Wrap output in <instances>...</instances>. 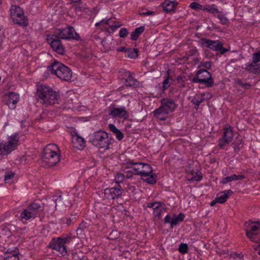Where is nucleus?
Segmentation results:
<instances>
[{
	"label": "nucleus",
	"mask_w": 260,
	"mask_h": 260,
	"mask_svg": "<svg viewBox=\"0 0 260 260\" xmlns=\"http://www.w3.org/2000/svg\"><path fill=\"white\" fill-rule=\"evenodd\" d=\"M60 39L74 40L77 41L81 40L79 35L75 31L73 26L56 29L54 35L51 37L47 36V41L50 44L52 49L60 55L64 54L65 49Z\"/></svg>",
	"instance_id": "obj_1"
},
{
	"label": "nucleus",
	"mask_w": 260,
	"mask_h": 260,
	"mask_svg": "<svg viewBox=\"0 0 260 260\" xmlns=\"http://www.w3.org/2000/svg\"><path fill=\"white\" fill-rule=\"evenodd\" d=\"M125 169H131L127 173L141 175L142 177H148L146 179H142L149 184H154L156 182L155 174L152 173V168L148 164L135 162L133 160H128L125 164Z\"/></svg>",
	"instance_id": "obj_2"
},
{
	"label": "nucleus",
	"mask_w": 260,
	"mask_h": 260,
	"mask_svg": "<svg viewBox=\"0 0 260 260\" xmlns=\"http://www.w3.org/2000/svg\"><path fill=\"white\" fill-rule=\"evenodd\" d=\"M37 94L41 103L51 105L58 103L59 95L47 85L41 84L37 86Z\"/></svg>",
	"instance_id": "obj_3"
},
{
	"label": "nucleus",
	"mask_w": 260,
	"mask_h": 260,
	"mask_svg": "<svg viewBox=\"0 0 260 260\" xmlns=\"http://www.w3.org/2000/svg\"><path fill=\"white\" fill-rule=\"evenodd\" d=\"M47 71L51 74L55 75L61 80L66 81H70L72 77V72L70 68L55 60L48 66Z\"/></svg>",
	"instance_id": "obj_4"
},
{
	"label": "nucleus",
	"mask_w": 260,
	"mask_h": 260,
	"mask_svg": "<svg viewBox=\"0 0 260 260\" xmlns=\"http://www.w3.org/2000/svg\"><path fill=\"white\" fill-rule=\"evenodd\" d=\"M56 150H58V147L54 144L47 145L43 150L42 161L48 167L55 166L60 160V155Z\"/></svg>",
	"instance_id": "obj_5"
},
{
	"label": "nucleus",
	"mask_w": 260,
	"mask_h": 260,
	"mask_svg": "<svg viewBox=\"0 0 260 260\" xmlns=\"http://www.w3.org/2000/svg\"><path fill=\"white\" fill-rule=\"evenodd\" d=\"M89 142L100 148L108 149L111 143L109 134L100 130L94 132L89 136Z\"/></svg>",
	"instance_id": "obj_6"
},
{
	"label": "nucleus",
	"mask_w": 260,
	"mask_h": 260,
	"mask_svg": "<svg viewBox=\"0 0 260 260\" xmlns=\"http://www.w3.org/2000/svg\"><path fill=\"white\" fill-rule=\"evenodd\" d=\"M19 136L14 133L8 138V141L0 140V155H7L14 150L18 145Z\"/></svg>",
	"instance_id": "obj_7"
},
{
	"label": "nucleus",
	"mask_w": 260,
	"mask_h": 260,
	"mask_svg": "<svg viewBox=\"0 0 260 260\" xmlns=\"http://www.w3.org/2000/svg\"><path fill=\"white\" fill-rule=\"evenodd\" d=\"M191 81L194 83H203L207 87H212L214 85V81L211 73L205 69L198 71Z\"/></svg>",
	"instance_id": "obj_8"
},
{
	"label": "nucleus",
	"mask_w": 260,
	"mask_h": 260,
	"mask_svg": "<svg viewBox=\"0 0 260 260\" xmlns=\"http://www.w3.org/2000/svg\"><path fill=\"white\" fill-rule=\"evenodd\" d=\"M10 11L11 17L15 23L24 26L28 25V19L24 15L23 10L19 6L12 5Z\"/></svg>",
	"instance_id": "obj_9"
},
{
	"label": "nucleus",
	"mask_w": 260,
	"mask_h": 260,
	"mask_svg": "<svg viewBox=\"0 0 260 260\" xmlns=\"http://www.w3.org/2000/svg\"><path fill=\"white\" fill-rule=\"evenodd\" d=\"M44 210V208L43 206L38 203L34 202L23 210L20 216L25 220L34 218L37 216L38 214L42 213Z\"/></svg>",
	"instance_id": "obj_10"
},
{
	"label": "nucleus",
	"mask_w": 260,
	"mask_h": 260,
	"mask_svg": "<svg viewBox=\"0 0 260 260\" xmlns=\"http://www.w3.org/2000/svg\"><path fill=\"white\" fill-rule=\"evenodd\" d=\"M68 237L54 238L49 244L51 248L59 252L62 255L64 256L67 254V249L65 244L68 242Z\"/></svg>",
	"instance_id": "obj_11"
},
{
	"label": "nucleus",
	"mask_w": 260,
	"mask_h": 260,
	"mask_svg": "<svg viewBox=\"0 0 260 260\" xmlns=\"http://www.w3.org/2000/svg\"><path fill=\"white\" fill-rule=\"evenodd\" d=\"M222 137L219 139L218 145L221 149H224L226 145L229 144L233 140L234 133L231 125H227L223 129Z\"/></svg>",
	"instance_id": "obj_12"
},
{
	"label": "nucleus",
	"mask_w": 260,
	"mask_h": 260,
	"mask_svg": "<svg viewBox=\"0 0 260 260\" xmlns=\"http://www.w3.org/2000/svg\"><path fill=\"white\" fill-rule=\"evenodd\" d=\"M246 235L252 242H254L256 239L258 230H260V223L259 222H254L250 221L245 223Z\"/></svg>",
	"instance_id": "obj_13"
},
{
	"label": "nucleus",
	"mask_w": 260,
	"mask_h": 260,
	"mask_svg": "<svg viewBox=\"0 0 260 260\" xmlns=\"http://www.w3.org/2000/svg\"><path fill=\"white\" fill-rule=\"evenodd\" d=\"M160 106L159 109L164 111L165 114H168L174 111L177 108V105L174 101L172 99L164 98L161 100Z\"/></svg>",
	"instance_id": "obj_14"
},
{
	"label": "nucleus",
	"mask_w": 260,
	"mask_h": 260,
	"mask_svg": "<svg viewBox=\"0 0 260 260\" xmlns=\"http://www.w3.org/2000/svg\"><path fill=\"white\" fill-rule=\"evenodd\" d=\"M122 194V190L120 185L113 187L107 188L104 190L105 197L108 200H114L120 198Z\"/></svg>",
	"instance_id": "obj_15"
},
{
	"label": "nucleus",
	"mask_w": 260,
	"mask_h": 260,
	"mask_svg": "<svg viewBox=\"0 0 260 260\" xmlns=\"http://www.w3.org/2000/svg\"><path fill=\"white\" fill-rule=\"evenodd\" d=\"M253 61L245 64V70L254 74L260 70V64H257L260 61V52L254 53L252 56Z\"/></svg>",
	"instance_id": "obj_16"
},
{
	"label": "nucleus",
	"mask_w": 260,
	"mask_h": 260,
	"mask_svg": "<svg viewBox=\"0 0 260 260\" xmlns=\"http://www.w3.org/2000/svg\"><path fill=\"white\" fill-rule=\"evenodd\" d=\"M220 42L218 40H211L203 38L200 39L199 44L202 47L205 46L213 51H217L221 46Z\"/></svg>",
	"instance_id": "obj_17"
},
{
	"label": "nucleus",
	"mask_w": 260,
	"mask_h": 260,
	"mask_svg": "<svg viewBox=\"0 0 260 260\" xmlns=\"http://www.w3.org/2000/svg\"><path fill=\"white\" fill-rule=\"evenodd\" d=\"M19 96L18 94L10 92L8 94H5L3 98V102L11 108H14L15 105L18 102Z\"/></svg>",
	"instance_id": "obj_18"
},
{
	"label": "nucleus",
	"mask_w": 260,
	"mask_h": 260,
	"mask_svg": "<svg viewBox=\"0 0 260 260\" xmlns=\"http://www.w3.org/2000/svg\"><path fill=\"white\" fill-rule=\"evenodd\" d=\"M108 113L113 117H118L124 119H127L128 116V114L124 107L120 108H110L108 110Z\"/></svg>",
	"instance_id": "obj_19"
},
{
	"label": "nucleus",
	"mask_w": 260,
	"mask_h": 260,
	"mask_svg": "<svg viewBox=\"0 0 260 260\" xmlns=\"http://www.w3.org/2000/svg\"><path fill=\"white\" fill-rule=\"evenodd\" d=\"M121 73L125 74L124 81L126 86L136 87L139 86V81L132 76V73L129 71L121 70Z\"/></svg>",
	"instance_id": "obj_20"
},
{
	"label": "nucleus",
	"mask_w": 260,
	"mask_h": 260,
	"mask_svg": "<svg viewBox=\"0 0 260 260\" xmlns=\"http://www.w3.org/2000/svg\"><path fill=\"white\" fill-rule=\"evenodd\" d=\"M72 142L74 146L79 149H82L85 147L84 139L80 137L77 132L72 133Z\"/></svg>",
	"instance_id": "obj_21"
},
{
	"label": "nucleus",
	"mask_w": 260,
	"mask_h": 260,
	"mask_svg": "<svg viewBox=\"0 0 260 260\" xmlns=\"http://www.w3.org/2000/svg\"><path fill=\"white\" fill-rule=\"evenodd\" d=\"M179 3L176 1L166 0L162 3V7L164 11L167 13L175 12L176 7Z\"/></svg>",
	"instance_id": "obj_22"
},
{
	"label": "nucleus",
	"mask_w": 260,
	"mask_h": 260,
	"mask_svg": "<svg viewBox=\"0 0 260 260\" xmlns=\"http://www.w3.org/2000/svg\"><path fill=\"white\" fill-rule=\"evenodd\" d=\"M220 196L217 195L215 198V201L218 203L223 204L226 202L227 199L233 194V191L231 189L224 190L219 193Z\"/></svg>",
	"instance_id": "obj_23"
},
{
	"label": "nucleus",
	"mask_w": 260,
	"mask_h": 260,
	"mask_svg": "<svg viewBox=\"0 0 260 260\" xmlns=\"http://www.w3.org/2000/svg\"><path fill=\"white\" fill-rule=\"evenodd\" d=\"M244 143L242 138V136L238 135L235 138L234 142L232 144L234 150L235 152L238 153L239 151L243 147Z\"/></svg>",
	"instance_id": "obj_24"
},
{
	"label": "nucleus",
	"mask_w": 260,
	"mask_h": 260,
	"mask_svg": "<svg viewBox=\"0 0 260 260\" xmlns=\"http://www.w3.org/2000/svg\"><path fill=\"white\" fill-rule=\"evenodd\" d=\"M101 23H104L106 24L109 25V28L111 29L110 32H114L117 28H119L121 25V24L119 22L112 21L111 18H109L106 20H102L101 21Z\"/></svg>",
	"instance_id": "obj_25"
},
{
	"label": "nucleus",
	"mask_w": 260,
	"mask_h": 260,
	"mask_svg": "<svg viewBox=\"0 0 260 260\" xmlns=\"http://www.w3.org/2000/svg\"><path fill=\"white\" fill-rule=\"evenodd\" d=\"M245 178V176L243 175H237L236 174H232L231 176L223 178L221 181V183L222 184H226L234 180H242L244 179Z\"/></svg>",
	"instance_id": "obj_26"
},
{
	"label": "nucleus",
	"mask_w": 260,
	"mask_h": 260,
	"mask_svg": "<svg viewBox=\"0 0 260 260\" xmlns=\"http://www.w3.org/2000/svg\"><path fill=\"white\" fill-rule=\"evenodd\" d=\"M170 70L169 69L165 76V79L162 82V91H165L173 83V79L170 77Z\"/></svg>",
	"instance_id": "obj_27"
},
{
	"label": "nucleus",
	"mask_w": 260,
	"mask_h": 260,
	"mask_svg": "<svg viewBox=\"0 0 260 260\" xmlns=\"http://www.w3.org/2000/svg\"><path fill=\"white\" fill-rule=\"evenodd\" d=\"M184 218L185 214L183 213H180L178 215L174 214L172 218L171 229H173L174 225L183 221Z\"/></svg>",
	"instance_id": "obj_28"
},
{
	"label": "nucleus",
	"mask_w": 260,
	"mask_h": 260,
	"mask_svg": "<svg viewBox=\"0 0 260 260\" xmlns=\"http://www.w3.org/2000/svg\"><path fill=\"white\" fill-rule=\"evenodd\" d=\"M109 128L110 130L115 135L118 141L122 140L124 137L123 134L119 129H118L114 124H110L109 125Z\"/></svg>",
	"instance_id": "obj_29"
},
{
	"label": "nucleus",
	"mask_w": 260,
	"mask_h": 260,
	"mask_svg": "<svg viewBox=\"0 0 260 260\" xmlns=\"http://www.w3.org/2000/svg\"><path fill=\"white\" fill-rule=\"evenodd\" d=\"M203 10L209 12L214 16H215L216 14H218L220 13V11H219L217 8V6L214 4L207 5L203 8Z\"/></svg>",
	"instance_id": "obj_30"
},
{
	"label": "nucleus",
	"mask_w": 260,
	"mask_h": 260,
	"mask_svg": "<svg viewBox=\"0 0 260 260\" xmlns=\"http://www.w3.org/2000/svg\"><path fill=\"white\" fill-rule=\"evenodd\" d=\"M145 30V27L141 26L136 28L135 30L131 34V39L133 41H136L140 35L142 34Z\"/></svg>",
	"instance_id": "obj_31"
},
{
	"label": "nucleus",
	"mask_w": 260,
	"mask_h": 260,
	"mask_svg": "<svg viewBox=\"0 0 260 260\" xmlns=\"http://www.w3.org/2000/svg\"><path fill=\"white\" fill-rule=\"evenodd\" d=\"M190 173L192 175L190 180L200 181L203 178L202 173L200 172L198 169H197L196 170L190 171Z\"/></svg>",
	"instance_id": "obj_32"
},
{
	"label": "nucleus",
	"mask_w": 260,
	"mask_h": 260,
	"mask_svg": "<svg viewBox=\"0 0 260 260\" xmlns=\"http://www.w3.org/2000/svg\"><path fill=\"white\" fill-rule=\"evenodd\" d=\"M139 50L137 48L132 49L131 48H128V49L127 52L126 56L130 58H136L138 57L139 55Z\"/></svg>",
	"instance_id": "obj_33"
},
{
	"label": "nucleus",
	"mask_w": 260,
	"mask_h": 260,
	"mask_svg": "<svg viewBox=\"0 0 260 260\" xmlns=\"http://www.w3.org/2000/svg\"><path fill=\"white\" fill-rule=\"evenodd\" d=\"M154 116L160 120L164 121L166 120L167 116L163 115L164 111L161 109L158 108L155 110L153 112Z\"/></svg>",
	"instance_id": "obj_34"
},
{
	"label": "nucleus",
	"mask_w": 260,
	"mask_h": 260,
	"mask_svg": "<svg viewBox=\"0 0 260 260\" xmlns=\"http://www.w3.org/2000/svg\"><path fill=\"white\" fill-rule=\"evenodd\" d=\"M84 253L81 251H75L72 253V260H84Z\"/></svg>",
	"instance_id": "obj_35"
},
{
	"label": "nucleus",
	"mask_w": 260,
	"mask_h": 260,
	"mask_svg": "<svg viewBox=\"0 0 260 260\" xmlns=\"http://www.w3.org/2000/svg\"><path fill=\"white\" fill-rule=\"evenodd\" d=\"M236 83L245 90L249 89L251 87V84L249 83H244L241 79L237 78L235 80Z\"/></svg>",
	"instance_id": "obj_36"
},
{
	"label": "nucleus",
	"mask_w": 260,
	"mask_h": 260,
	"mask_svg": "<svg viewBox=\"0 0 260 260\" xmlns=\"http://www.w3.org/2000/svg\"><path fill=\"white\" fill-rule=\"evenodd\" d=\"M254 242H255V244L252 246L254 251H251L250 252V255L253 257L256 256V251L260 248V239L256 240L255 239Z\"/></svg>",
	"instance_id": "obj_37"
},
{
	"label": "nucleus",
	"mask_w": 260,
	"mask_h": 260,
	"mask_svg": "<svg viewBox=\"0 0 260 260\" xmlns=\"http://www.w3.org/2000/svg\"><path fill=\"white\" fill-rule=\"evenodd\" d=\"M86 223L82 222L79 225L78 228H77L76 232L77 235H79L80 236L84 235V231L86 228Z\"/></svg>",
	"instance_id": "obj_38"
},
{
	"label": "nucleus",
	"mask_w": 260,
	"mask_h": 260,
	"mask_svg": "<svg viewBox=\"0 0 260 260\" xmlns=\"http://www.w3.org/2000/svg\"><path fill=\"white\" fill-rule=\"evenodd\" d=\"M217 18L220 20V23L223 25H228L229 23V19L221 12L217 16Z\"/></svg>",
	"instance_id": "obj_39"
},
{
	"label": "nucleus",
	"mask_w": 260,
	"mask_h": 260,
	"mask_svg": "<svg viewBox=\"0 0 260 260\" xmlns=\"http://www.w3.org/2000/svg\"><path fill=\"white\" fill-rule=\"evenodd\" d=\"M125 178V176L123 174L120 173H117L115 175L114 180L115 181L117 185H119V183L122 182L124 179Z\"/></svg>",
	"instance_id": "obj_40"
},
{
	"label": "nucleus",
	"mask_w": 260,
	"mask_h": 260,
	"mask_svg": "<svg viewBox=\"0 0 260 260\" xmlns=\"http://www.w3.org/2000/svg\"><path fill=\"white\" fill-rule=\"evenodd\" d=\"M178 250L180 253L182 254L187 253L188 250V246L187 244L186 243H181L179 245Z\"/></svg>",
	"instance_id": "obj_41"
},
{
	"label": "nucleus",
	"mask_w": 260,
	"mask_h": 260,
	"mask_svg": "<svg viewBox=\"0 0 260 260\" xmlns=\"http://www.w3.org/2000/svg\"><path fill=\"white\" fill-rule=\"evenodd\" d=\"M19 251L17 250H15L13 253L12 256H6L5 257L4 260H19L18 257Z\"/></svg>",
	"instance_id": "obj_42"
},
{
	"label": "nucleus",
	"mask_w": 260,
	"mask_h": 260,
	"mask_svg": "<svg viewBox=\"0 0 260 260\" xmlns=\"http://www.w3.org/2000/svg\"><path fill=\"white\" fill-rule=\"evenodd\" d=\"M120 236V233L117 230L112 231L109 235L110 240H114L118 239Z\"/></svg>",
	"instance_id": "obj_43"
},
{
	"label": "nucleus",
	"mask_w": 260,
	"mask_h": 260,
	"mask_svg": "<svg viewBox=\"0 0 260 260\" xmlns=\"http://www.w3.org/2000/svg\"><path fill=\"white\" fill-rule=\"evenodd\" d=\"M189 7L195 10H203V7L199 3H198L197 2H192L190 4Z\"/></svg>",
	"instance_id": "obj_44"
},
{
	"label": "nucleus",
	"mask_w": 260,
	"mask_h": 260,
	"mask_svg": "<svg viewBox=\"0 0 260 260\" xmlns=\"http://www.w3.org/2000/svg\"><path fill=\"white\" fill-rule=\"evenodd\" d=\"M128 34V31L125 27L121 28L119 31V37L122 38H125L127 36Z\"/></svg>",
	"instance_id": "obj_45"
},
{
	"label": "nucleus",
	"mask_w": 260,
	"mask_h": 260,
	"mask_svg": "<svg viewBox=\"0 0 260 260\" xmlns=\"http://www.w3.org/2000/svg\"><path fill=\"white\" fill-rule=\"evenodd\" d=\"M14 173L12 172H7L5 176V181L6 183H9V180L12 179L14 176Z\"/></svg>",
	"instance_id": "obj_46"
},
{
	"label": "nucleus",
	"mask_w": 260,
	"mask_h": 260,
	"mask_svg": "<svg viewBox=\"0 0 260 260\" xmlns=\"http://www.w3.org/2000/svg\"><path fill=\"white\" fill-rule=\"evenodd\" d=\"M204 67L207 69H210L211 67V62L209 61L201 62L199 67Z\"/></svg>",
	"instance_id": "obj_47"
},
{
	"label": "nucleus",
	"mask_w": 260,
	"mask_h": 260,
	"mask_svg": "<svg viewBox=\"0 0 260 260\" xmlns=\"http://www.w3.org/2000/svg\"><path fill=\"white\" fill-rule=\"evenodd\" d=\"M161 209L160 208H154L153 209V214L155 217H157L158 218L160 217L161 214Z\"/></svg>",
	"instance_id": "obj_48"
},
{
	"label": "nucleus",
	"mask_w": 260,
	"mask_h": 260,
	"mask_svg": "<svg viewBox=\"0 0 260 260\" xmlns=\"http://www.w3.org/2000/svg\"><path fill=\"white\" fill-rule=\"evenodd\" d=\"M191 103L195 105L194 108L197 110L199 108L200 103L198 101H197V100H196V97H194L192 99Z\"/></svg>",
	"instance_id": "obj_49"
},
{
	"label": "nucleus",
	"mask_w": 260,
	"mask_h": 260,
	"mask_svg": "<svg viewBox=\"0 0 260 260\" xmlns=\"http://www.w3.org/2000/svg\"><path fill=\"white\" fill-rule=\"evenodd\" d=\"M220 44H221V47H220V49L219 50H218L217 51H219L220 54H223L225 52H228L229 50L228 49L223 47V44L221 43V42H220Z\"/></svg>",
	"instance_id": "obj_50"
},
{
	"label": "nucleus",
	"mask_w": 260,
	"mask_h": 260,
	"mask_svg": "<svg viewBox=\"0 0 260 260\" xmlns=\"http://www.w3.org/2000/svg\"><path fill=\"white\" fill-rule=\"evenodd\" d=\"M155 12L151 11H146L145 12H140V14L141 15L147 16V15H154Z\"/></svg>",
	"instance_id": "obj_51"
},
{
	"label": "nucleus",
	"mask_w": 260,
	"mask_h": 260,
	"mask_svg": "<svg viewBox=\"0 0 260 260\" xmlns=\"http://www.w3.org/2000/svg\"><path fill=\"white\" fill-rule=\"evenodd\" d=\"M17 250L19 251V250L17 248H14L13 249H11L10 248L8 249L7 252L5 253V257L6 256L9 255L10 254L12 255V253Z\"/></svg>",
	"instance_id": "obj_52"
},
{
	"label": "nucleus",
	"mask_w": 260,
	"mask_h": 260,
	"mask_svg": "<svg viewBox=\"0 0 260 260\" xmlns=\"http://www.w3.org/2000/svg\"><path fill=\"white\" fill-rule=\"evenodd\" d=\"M172 218L171 216L169 214L166 216V217L164 218V222L165 223H169L171 225V221Z\"/></svg>",
	"instance_id": "obj_53"
},
{
	"label": "nucleus",
	"mask_w": 260,
	"mask_h": 260,
	"mask_svg": "<svg viewBox=\"0 0 260 260\" xmlns=\"http://www.w3.org/2000/svg\"><path fill=\"white\" fill-rule=\"evenodd\" d=\"M128 48H126L123 46H121L117 49V51L118 52H124L127 53Z\"/></svg>",
	"instance_id": "obj_54"
},
{
	"label": "nucleus",
	"mask_w": 260,
	"mask_h": 260,
	"mask_svg": "<svg viewBox=\"0 0 260 260\" xmlns=\"http://www.w3.org/2000/svg\"><path fill=\"white\" fill-rule=\"evenodd\" d=\"M155 206L154 207V208H160L161 207L165 205V203L162 202H155Z\"/></svg>",
	"instance_id": "obj_55"
},
{
	"label": "nucleus",
	"mask_w": 260,
	"mask_h": 260,
	"mask_svg": "<svg viewBox=\"0 0 260 260\" xmlns=\"http://www.w3.org/2000/svg\"><path fill=\"white\" fill-rule=\"evenodd\" d=\"M204 94H202L201 97L196 98V100L199 102L200 104L203 103L205 101V99L204 98Z\"/></svg>",
	"instance_id": "obj_56"
},
{
	"label": "nucleus",
	"mask_w": 260,
	"mask_h": 260,
	"mask_svg": "<svg viewBox=\"0 0 260 260\" xmlns=\"http://www.w3.org/2000/svg\"><path fill=\"white\" fill-rule=\"evenodd\" d=\"M66 219V221L65 223L67 225H69L71 223L72 221L74 219V218L68 217Z\"/></svg>",
	"instance_id": "obj_57"
},
{
	"label": "nucleus",
	"mask_w": 260,
	"mask_h": 260,
	"mask_svg": "<svg viewBox=\"0 0 260 260\" xmlns=\"http://www.w3.org/2000/svg\"><path fill=\"white\" fill-rule=\"evenodd\" d=\"M155 206V202H153V203H148L147 205V207L148 208H153V209H154V207Z\"/></svg>",
	"instance_id": "obj_58"
},
{
	"label": "nucleus",
	"mask_w": 260,
	"mask_h": 260,
	"mask_svg": "<svg viewBox=\"0 0 260 260\" xmlns=\"http://www.w3.org/2000/svg\"><path fill=\"white\" fill-rule=\"evenodd\" d=\"M62 200V197L61 196H58L57 197V198L56 199H55V207L56 206V205H57V201H61Z\"/></svg>",
	"instance_id": "obj_59"
},
{
	"label": "nucleus",
	"mask_w": 260,
	"mask_h": 260,
	"mask_svg": "<svg viewBox=\"0 0 260 260\" xmlns=\"http://www.w3.org/2000/svg\"><path fill=\"white\" fill-rule=\"evenodd\" d=\"M128 189L129 190H131L132 192H134L135 189H136V188H135V186H133V185H131L129 187H128Z\"/></svg>",
	"instance_id": "obj_60"
},
{
	"label": "nucleus",
	"mask_w": 260,
	"mask_h": 260,
	"mask_svg": "<svg viewBox=\"0 0 260 260\" xmlns=\"http://www.w3.org/2000/svg\"><path fill=\"white\" fill-rule=\"evenodd\" d=\"M119 76L122 77V78L124 80V78H125V74L124 73H121V70L119 72Z\"/></svg>",
	"instance_id": "obj_61"
},
{
	"label": "nucleus",
	"mask_w": 260,
	"mask_h": 260,
	"mask_svg": "<svg viewBox=\"0 0 260 260\" xmlns=\"http://www.w3.org/2000/svg\"><path fill=\"white\" fill-rule=\"evenodd\" d=\"M218 203L217 201H215V199L210 203V206H213L216 203Z\"/></svg>",
	"instance_id": "obj_62"
},
{
	"label": "nucleus",
	"mask_w": 260,
	"mask_h": 260,
	"mask_svg": "<svg viewBox=\"0 0 260 260\" xmlns=\"http://www.w3.org/2000/svg\"><path fill=\"white\" fill-rule=\"evenodd\" d=\"M182 78H183V77H182V76H178V77H177V81H178V82H180V80H181L182 79Z\"/></svg>",
	"instance_id": "obj_63"
},
{
	"label": "nucleus",
	"mask_w": 260,
	"mask_h": 260,
	"mask_svg": "<svg viewBox=\"0 0 260 260\" xmlns=\"http://www.w3.org/2000/svg\"><path fill=\"white\" fill-rule=\"evenodd\" d=\"M128 173H127V174H126V177L127 178H131V177H132V175H129V174H128Z\"/></svg>",
	"instance_id": "obj_64"
}]
</instances>
